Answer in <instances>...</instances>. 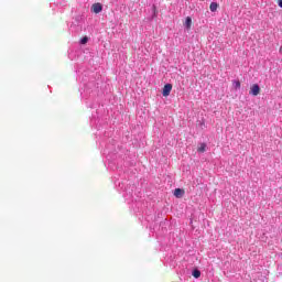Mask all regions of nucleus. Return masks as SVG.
I'll use <instances>...</instances> for the list:
<instances>
[{"label":"nucleus","mask_w":282,"mask_h":282,"mask_svg":"<svg viewBox=\"0 0 282 282\" xmlns=\"http://www.w3.org/2000/svg\"><path fill=\"white\" fill-rule=\"evenodd\" d=\"M173 90V85L172 84H166L164 87H163V91H162V96H164L165 98L167 96H171V91Z\"/></svg>","instance_id":"obj_1"},{"label":"nucleus","mask_w":282,"mask_h":282,"mask_svg":"<svg viewBox=\"0 0 282 282\" xmlns=\"http://www.w3.org/2000/svg\"><path fill=\"white\" fill-rule=\"evenodd\" d=\"M198 153H205L206 152V143H200V145L197 148Z\"/></svg>","instance_id":"obj_7"},{"label":"nucleus","mask_w":282,"mask_h":282,"mask_svg":"<svg viewBox=\"0 0 282 282\" xmlns=\"http://www.w3.org/2000/svg\"><path fill=\"white\" fill-rule=\"evenodd\" d=\"M192 25H193V19L191 17H187L184 22V28H186V30H191Z\"/></svg>","instance_id":"obj_5"},{"label":"nucleus","mask_w":282,"mask_h":282,"mask_svg":"<svg viewBox=\"0 0 282 282\" xmlns=\"http://www.w3.org/2000/svg\"><path fill=\"white\" fill-rule=\"evenodd\" d=\"M278 6L282 8V0H278Z\"/></svg>","instance_id":"obj_11"},{"label":"nucleus","mask_w":282,"mask_h":282,"mask_svg":"<svg viewBox=\"0 0 282 282\" xmlns=\"http://www.w3.org/2000/svg\"><path fill=\"white\" fill-rule=\"evenodd\" d=\"M217 8H219V4H217V2H212L209 6L210 12H217Z\"/></svg>","instance_id":"obj_6"},{"label":"nucleus","mask_w":282,"mask_h":282,"mask_svg":"<svg viewBox=\"0 0 282 282\" xmlns=\"http://www.w3.org/2000/svg\"><path fill=\"white\" fill-rule=\"evenodd\" d=\"M280 52H281V54H282V46L280 47Z\"/></svg>","instance_id":"obj_12"},{"label":"nucleus","mask_w":282,"mask_h":282,"mask_svg":"<svg viewBox=\"0 0 282 282\" xmlns=\"http://www.w3.org/2000/svg\"><path fill=\"white\" fill-rule=\"evenodd\" d=\"M184 194H185V192H184L183 188H175V189H174V196H176L177 199L184 197Z\"/></svg>","instance_id":"obj_4"},{"label":"nucleus","mask_w":282,"mask_h":282,"mask_svg":"<svg viewBox=\"0 0 282 282\" xmlns=\"http://www.w3.org/2000/svg\"><path fill=\"white\" fill-rule=\"evenodd\" d=\"M249 94L251 96H259V94H261V88L257 84H254L251 86Z\"/></svg>","instance_id":"obj_2"},{"label":"nucleus","mask_w":282,"mask_h":282,"mask_svg":"<svg viewBox=\"0 0 282 282\" xmlns=\"http://www.w3.org/2000/svg\"><path fill=\"white\" fill-rule=\"evenodd\" d=\"M234 86H235V89H241V82L235 80Z\"/></svg>","instance_id":"obj_9"},{"label":"nucleus","mask_w":282,"mask_h":282,"mask_svg":"<svg viewBox=\"0 0 282 282\" xmlns=\"http://www.w3.org/2000/svg\"><path fill=\"white\" fill-rule=\"evenodd\" d=\"M193 276H194V279H199V276H202V272L196 269L193 271Z\"/></svg>","instance_id":"obj_8"},{"label":"nucleus","mask_w":282,"mask_h":282,"mask_svg":"<svg viewBox=\"0 0 282 282\" xmlns=\"http://www.w3.org/2000/svg\"><path fill=\"white\" fill-rule=\"evenodd\" d=\"M91 11H93L95 14H100V12H102V4H100L99 2L94 3V4L91 6Z\"/></svg>","instance_id":"obj_3"},{"label":"nucleus","mask_w":282,"mask_h":282,"mask_svg":"<svg viewBox=\"0 0 282 282\" xmlns=\"http://www.w3.org/2000/svg\"><path fill=\"white\" fill-rule=\"evenodd\" d=\"M89 41V37L88 36H84L82 40H80V45H86V43Z\"/></svg>","instance_id":"obj_10"}]
</instances>
